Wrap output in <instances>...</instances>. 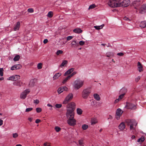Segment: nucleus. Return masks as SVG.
Here are the masks:
<instances>
[{
    "label": "nucleus",
    "mask_w": 146,
    "mask_h": 146,
    "mask_svg": "<svg viewBox=\"0 0 146 146\" xmlns=\"http://www.w3.org/2000/svg\"><path fill=\"white\" fill-rule=\"evenodd\" d=\"M20 58V57L19 55H17L14 58L13 60L14 61H18L19 60Z\"/></svg>",
    "instance_id": "obj_38"
},
{
    "label": "nucleus",
    "mask_w": 146,
    "mask_h": 146,
    "mask_svg": "<svg viewBox=\"0 0 146 146\" xmlns=\"http://www.w3.org/2000/svg\"><path fill=\"white\" fill-rule=\"evenodd\" d=\"M74 70V68H72L69 69L64 74V76H66L68 74H69L72 72Z\"/></svg>",
    "instance_id": "obj_21"
},
{
    "label": "nucleus",
    "mask_w": 146,
    "mask_h": 146,
    "mask_svg": "<svg viewBox=\"0 0 146 146\" xmlns=\"http://www.w3.org/2000/svg\"><path fill=\"white\" fill-rule=\"evenodd\" d=\"M61 75V73L60 72L55 74L53 77V80H55L58 79Z\"/></svg>",
    "instance_id": "obj_23"
},
{
    "label": "nucleus",
    "mask_w": 146,
    "mask_h": 146,
    "mask_svg": "<svg viewBox=\"0 0 146 146\" xmlns=\"http://www.w3.org/2000/svg\"><path fill=\"white\" fill-rule=\"evenodd\" d=\"M91 122L92 125H94L98 122V120L96 118H92L91 119Z\"/></svg>",
    "instance_id": "obj_27"
},
{
    "label": "nucleus",
    "mask_w": 146,
    "mask_h": 146,
    "mask_svg": "<svg viewBox=\"0 0 146 146\" xmlns=\"http://www.w3.org/2000/svg\"><path fill=\"white\" fill-rule=\"evenodd\" d=\"M104 26V24H102L100 26H94V27L96 30H98L102 29Z\"/></svg>",
    "instance_id": "obj_30"
},
{
    "label": "nucleus",
    "mask_w": 146,
    "mask_h": 146,
    "mask_svg": "<svg viewBox=\"0 0 146 146\" xmlns=\"http://www.w3.org/2000/svg\"><path fill=\"white\" fill-rule=\"evenodd\" d=\"M125 126L124 123L122 122L121 123L119 126V129L121 131H123L124 130L125 127Z\"/></svg>",
    "instance_id": "obj_20"
},
{
    "label": "nucleus",
    "mask_w": 146,
    "mask_h": 146,
    "mask_svg": "<svg viewBox=\"0 0 146 146\" xmlns=\"http://www.w3.org/2000/svg\"><path fill=\"white\" fill-rule=\"evenodd\" d=\"M47 106L49 107H52V106L51 105L49 104H47Z\"/></svg>",
    "instance_id": "obj_64"
},
{
    "label": "nucleus",
    "mask_w": 146,
    "mask_h": 146,
    "mask_svg": "<svg viewBox=\"0 0 146 146\" xmlns=\"http://www.w3.org/2000/svg\"><path fill=\"white\" fill-rule=\"evenodd\" d=\"M42 109L40 108H37L36 109V111L37 113H40L42 111Z\"/></svg>",
    "instance_id": "obj_45"
},
{
    "label": "nucleus",
    "mask_w": 146,
    "mask_h": 146,
    "mask_svg": "<svg viewBox=\"0 0 146 146\" xmlns=\"http://www.w3.org/2000/svg\"><path fill=\"white\" fill-rule=\"evenodd\" d=\"M28 11L29 12L32 13L33 12L34 10L32 8H29L28 9Z\"/></svg>",
    "instance_id": "obj_51"
},
{
    "label": "nucleus",
    "mask_w": 146,
    "mask_h": 146,
    "mask_svg": "<svg viewBox=\"0 0 146 146\" xmlns=\"http://www.w3.org/2000/svg\"><path fill=\"white\" fill-rule=\"evenodd\" d=\"M140 79V77L139 76L137 77L135 79V81H136V82H137Z\"/></svg>",
    "instance_id": "obj_58"
},
{
    "label": "nucleus",
    "mask_w": 146,
    "mask_h": 146,
    "mask_svg": "<svg viewBox=\"0 0 146 146\" xmlns=\"http://www.w3.org/2000/svg\"><path fill=\"white\" fill-rule=\"evenodd\" d=\"M123 19L125 21H130V19L127 17H124Z\"/></svg>",
    "instance_id": "obj_57"
},
{
    "label": "nucleus",
    "mask_w": 146,
    "mask_h": 146,
    "mask_svg": "<svg viewBox=\"0 0 146 146\" xmlns=\"http://www.w3.org/2000/svg\"><path fill=\"white\" fill-rule=\"evenodd\" d=\"M126 122L129 126H136L137 124V123L134 119H128L126 121Z\"/></svg>",
    "instance_id": "obj_10"
},
{
    "label": "nucleus",
    "mask_w": 146,
    "mask_h": 146,
    "mask_svg": "<svg viewBox=\"0 0 146 146\" xmlns=\"http://www.w3.org/2000/svg\"><path fill=\"white\" fill-rule=\"evenodd\" d=\"M41 121V120L39 119H36L35 121V123H38Z\"/></svg>",
    "instance_id": "obj_60"
},
{
    "label": "nucleus",
    "mask_w": 146,
    "mask_h": 146,
    "mask_svg": "<svg viewBox=\"0 0 146 146\" xmlns=\"http://www.w3.org/2000/svg\"><path fill=\"white\" fill-rule=\"evenodd\" d=\"M71 46L72 47H75L77 45V43H76V41L73 40V41L71 44Z\"/></svg>",
    "instance_id": "obj_32"
},
{
    "label": "nucleus",
    "mask_w": 146,
    "mask_h": 146,
    "mask_svg": "<svg viewBox=\"0 0 146 146\" xmlns=\"http://www.w3.org/2000/svg\"><path fill=\"white\" fill-rule=\"evenodd\" d=\"M13 84L15 86L21 87L23 85L24 83L21 80H19L14 82L13 83Z\"/></svg>",
    "instance_id": "obj_15"
},
{
    "label": "nucleus",
    "mask_w": 146,
    "mask_h": 146,
    "mask_svg": "<svg viewBox=\"0 0 146 146\" xmlns=\"http://www.w3.org/2000/svg\"><path fill=\"white\" fill-rule=\"evenodd\" d=\"M138 10L141 14H143L146 12V4H143L139 7Z\"/></svg>",
    "instance_id": "obj_9"
},
{
    "label": "nucleus",
    "mask_w": 146,
    "mask_h": 146,
    "mask_svg": "<svg viewBox=\"0 0 146 146\" xmlns=\"http://www.w3.org/2000/svg\"><path fill=\"white\" fill-rule=\"evenodd\" d=\"M20 23L19 22H18L15 25L13 28V30L14 31H17L18 30L20 27Z\"/></svg>",
    "instance_id": "obj_18"
},
{
    "label": "nucleus",
    "mask_w": 146,
    "mask_h": 146,
    "mask_svg": "<svg viewBox=\"0 0 146 146\" xmlns=\"http://www.w3.org/2000/svg\"><path fill=\"white\" fill-rule=\"evenodd\" d=\"M68 62V61L67 60H63L62 63L60 65V67L61 68H62V67L64 66L65 65L67 64Z\"/></svg>",
    "instance_id": "obj_26"
},
{
    "label": "nucleus",
    "mask_w": 146,
    "mask_h": 146,
    "mask_svg": "<svg viewBox=\"0 0 146 146\" xmlns=\"http://www.w3.org/2000/svg\"><path fill=\"white\" fill-rule=\"evenodd\" d=\"M33 103L36 104H38L39 103V101L37 99L34 100Z\"/></svg>",
    "instance_id": "obj_49"
},
{
    "label": "nucleus",
    "mask_w": 146,
    "mask_h": 146,
    "mask_svg": "<svg viewBox=\"0 0 146 146\" xmlns=\"http://www.w3.org/2000/svg\"><path fill=\"white\" fill-rule=\"evenodd\" d=\"M140 27L141 28H144L146 27V21H144L141 22L140 24Z\"/></svg>",
    "instance_id": "obj_24"
},
{
    "label": "nucleus",
    "mask_w": 146,
    "mask_h": 146,
    "mask_svg": "<svg viewBox=\"0 0 146 146\" xmlns=\"http://www.w3.org/2000/svg\"><path fill=\"white\" fill-rule=\"evenodd\" d=\"M12 136H13V138H16L18 137V134L17 133H13V134Z\"/></svg>",
    "instance_id": "obj_42"
},
{
    "label": "nucleus",
    "mask_w": 146,
    "mask_h": 146,
    "mask_svg": "<svg viewBox=\"0 0 146 146\" xmlns=\"http://www.w3.org/2000/svg\"><path fill=\"white\" fill-rule=\"evenodd\" d=\"M36 82V80L35 79L31 80L29 83V85L30 86H33Z\"/></svg>",
    "instance_id": "obj_22"
},
{
    "label": "nucleus",
    "mask_w": 146,
    "mask_h": 146,
    "mask_svg": "<svg viewBox=\"0 0 146 146\" xmlns=\"http://www.w3.org/2000/svg\"><path fill=\"white\" fill-rule=\"evenodd\" d=\"M67 122L71 126H74L76 124V121L74 118L68 119Z\"/></svg>",
    "instance_id": "obj_13"
},
{
    "label": "nucleus",
    "mask_w": 146,
    "mask_h": 146,
    "mask_svg": "<svg viewBox=\"0 0 146 146\" xmlns=\"http://www.w3.org/2000/svg\"><path fill=\"white\" fill-rule=\"evenodd\" d=\"M53 15V13L52 11H50L48 12L47 14V16L49 17H52Z\"/></svg>",
    "instance_id": "obj_34"
},
{
    "label": "nucleus",
    "mask_w": 146,
    "mask_h": 146,
    "mask_svg": "<svg viewBox=\"0 0 146 146\" xmlns=\"http://www.w3.org/2000/svg\"><path fill=\"white\" fill-rule=\"evenodd\" d=\"M54 129L56 132H58L61 130V129L58 126H56L55 127Z\"/></svg>",
    "instance_id": "obj_39"
},
{
    "label": "nucleus",
    "mask_w": 146,
    "mask_h": 146,
    "mask_svg": "<svg viewBox=\"0 0 146 146\" xmlns=\"http://www.w3.org/2000/svg\"><path fill=\"white\" fill-rule=\"evenodd\" d=\"M28 120L30 122H31L33 120V118L31 117H29L28 119Z\"/></svg>",
    "instance_id": "obj_63"
},
{
    "label": "nucleus",
    "mask_w": 146,
    "mask_h": 146,
    "mask_svg": "<svg viewBox=\"0 0 146 146\" xmlns=\"http://www.w3.org/2000/svg\"><path fill=\"white\" fill-rule=\"evenodd\" d=\"M94 98L98 101H99L100 100V97L97 94H94Z\"/></svg>",
    "instance_id": "obj_31"
},
{
    "label": "nucleus",
    "mask_w": 146,
    "mask_h": 146,
    "mask_svg": "<svg viewBox=\"0 0 146 146\" xmlns=\"http://www.w3.org/2000/svg\"><path fill=\"white\" fill-rule=\"evenodd\" d=\"M91 92L90 89L89 88L84 89L82 92V97L84 99H87Z\"/></svg>",
    "instance_id": "obj_4"
},
{
    "label": "nucleus",
    "mask_w": 146,
    "mask_h": 146,
    "mask_svg": "<svg viewBox=\"0 0 146 146\" xmlns=\"http://www.w3.org/2000/svg\"><path fill=\"white\" fill-rule=\"evenodd\" d=\"M79 144L80 145H82L83 144V139L79 140L78 141Z\"/></svg>",
    "instance_id": "obj_48"
},
{
    "label": "nucleus",
    "mask_w": 146,
    "mask_h": 146,
    "mask_svg": "<svg viewBox=\"0 0 146 146\" xmlns=\"http://www.w3.org/2000/svg\"><path fill=\"white\" fill-rule=\"evenodd\" d=\"M141 4V2L139 1H135L133 2V5L135 7V8L138 10L139 7L140 6Z\"/></svg>",
    "instance_id": "obj_16"
},
{
    "label": "nucleus",
    "mask_w": 146,
    "mask_h": 146,
    "mask_svg": "<svg viewBox=\"0 0 146 146\" xmlns=\"http://www.w3.org/2000/svg\"><path fill=\"white\" fill-rule=\"evenodd\" d=\"M125 107L127 109H130L131 110H135L136 108V106L135 105L130 102L126 103Z\"/></svg>",
    "instance_id": "obj_11"
},
{
    "label": "nucleus",
    "mask_w": 146,
    "mask_h": 146,
    "mask_svg": "<svg viewBox=\"0 0 146 146\" xmlns=\"http://www.w3.org/2000/svg\"><path fill=\"white\" fill-rule=\"evenodd\" d=\"M85 44V42L83 41H80L79 42V44L80 45L82 46Z\"/></svg>",
    "instance_id": "obj_50"
},
{
    "label": "nucleus",
    "mask_w": 146,
    "mask_h": 146,
    "mask_svg": "<svg viewBox=\"0 0 146 146\" xmlns=\"http://www.w3.org/2000/svg\"><path fill=\"white\" fill-rule=\"evenodd\" d=\"M127 92V89L125 88H122L120 90V92L121 94H124V95Z\"/></svg>",
    "instance_id": "obj_28"
},
{
    "label": "nucleus",
    "mask_w": 146,
    "mask_h": 146,
    "mask_svg": "<svg viewBox=\"0 0 146 146\" xmlns=\"http://www.w3.org/2000/svg\"><path fill=\"white\" fill-rule=\"evenodd\" d=\"M88 128V126L86 124H84L82 126V128L84 130Z\"/></svg>",
    "instance_id": "obj_36"
},
{
    "label": "nucleus",
    "mask_w": 146,
    "mask_h": 146,
    "mask_svg": "<svg viewBox=\"0 0 146 146\" xmlns=\"http://www.w3.org/2000/svg\"><path fill=\"white\" fill-rule=\"evenodd\" d=\"M63 91V88L62 87L59 88L58 90V92L59 94H60Z\"/></svg>",
    "instance_id": "obj_35"
},
{
    "label": "nucleus",
    "mask_w": 146,
    "mask_h": 146,
    "mask_svg": "<svg viewBox=\"0 0 146 146\" xmlns=\"http://www.w3.org/2000/svg\"><path fill=\"white\" fill-rule=\"evenodd\" d=\"M124 96V94H121L119 97V99L120 100Z\"/></svg>",
    "instance_id": "obj_47"
},
{
    "label": "nucleus",
    "mask_w": 146,
    "mask_h": 146,
    "mask_svg": "<svg viewBox=\"0 0 146 146\" xmlns=\"http://www.w3.org/2000/svg\"><path fill=\"white\" fill-rule=\"evenodd\" d=\"M72 38H73V37L72 36H69L67 37V40H71Z\"/></svg>",
    "instance_id": "obj_54"
},
{
    "label": "nucleus",
    "mask_w": 146,
    "mask_h": 146,
    "mask_svg": "<svg viewBox=\"0 0 146 146\" xmlns=\"http://www.w3.org/2000/svg\"><path fill=\"white\" fill-rule=\"evenodd\" d=\"M76 104L73 102H72L69 103L66 106L67 110H70L72 111H74L76 108Z\"/></svg>",
    "instance_id": "obj_8"
},
{
    "label": "nucleus",
    "mask_w": 146,
    "mask_h": 146,
    "mask_svg": "<svg viewBox=\"0 0 146 146\" xmlns=\"http://www.w3.org/2000/svg\"><path fill=\"white\" fill-rule=\"evenodd\" d=\"M144 140L145 138L144 137L142 136L141 138L137 140V141L138 142H139L141 141V142H142L144 141Z\"/></svg>",
    "instance_id": "obj_37"
},
{
    "label": "nucleus",
    "mask_w": 146,
    "mask_h": 146,
    "mask_svg": "<svg viewBox=\"0 0 146 146\" xmlns=\"http://www.w3.org/2000/svg\"><path fill=\"white\" fill-rule=\"evenodd\" d=\"M3 123V121L1 119H0V126Z\"/></svg>",
    "instance_id": "obj_62"
},
{
    "label": "nucleus",
    "mask_w": 146,
    "mask_h": 146,
    "mask_svg": "<svg viewBox=\"0 0 146 146\" xmlns=\"http://www.w3.org/2000/svg\"><path fill=\"white\" fill-rule=\"evenodd\" d=\"M73 94L72 93H70L68 94L63 102V104H67L69 102L71 101L73 97Z\"/></svg>",
    "instance_id": "obj_3"
},
{
    "label": "nucleus",
    "mask_w": 146,
    "mask_h": 146,
    "mask_svg": "<svg viewBox=\"0 0 146 146\" xmlns=\"http://www.w3.org/2000/svg\"><path fill=\"white\" fill-rule=\"evenodd\" d=\"M30 92V90L29 89H27L25 90L20 94V98L22 99H25L27 97V95Z\"/></svg>",
    "instance_id": "obj_7"
},
{
    "label": "nucleus",
    "mask_w": 146,
    "mask_h": 146,
    "mask_svg": "<svg viewBox=\"0 0 146 146\" xmlns=\"http://www.w3.org/2000/svg\"><path fill=\"white\" fill-rule=\"evenodd\" d=\"M20 76L19 75H13L7 79L8 80L11 81H15L17 80L18 79H20Z\"/></svg>",
    "instance_id": "obj_14"
},
{
    "label": "nucleus",
    "mask_w": 146,
    "mask_h": 146,
    "mask_svg": "<svg viewBox=\"0 0 146 146\" xmlns=\"http://www.w3.org/2000/svg\"><path fill=\"white\" fill-rule=\"evenodd\" d=\"M96 7V5L95 4H92V5H90L89 6V7L88 8V9L89 10L90 9H92Z\"/></svg>",
    "instance_id": "obj_40"
},
{
    "label": "nucleus",
    "mask_w": 146,
    "mask_h": 146,
    "mask_svg": "<svg viewBox=\"0 0 146 146\" xmlns=\"http://www.w3.org/2000/svg\"><path fill=\"white\" fill-rule=\"evenodd\" d=\"M66 115L68 119L74 118V111L67 110Z\"/></svg>",
    "instance_id": "obj_5"
},
{
    "label": "nucleus",
    "mask_w": 146,
    "mask_h": 146,
    "mask_svg": "<svg viewBox=\"0 0 146 146\" xmlns=\"http://www.w3.org/2000/svg\"><path fill=\"white\" fill-rule=\"evenodd\" d=\"M42 64L41 63H38L37 65V68L38 69H40L42 68Z\"/></svg>",
    "instance_id": "obj_41"
},
{
    "label": "nucleus",
    "mask_w": 146,
    "mask_h": 146,
    "mask_svg": "<svg viewBox=\"0 0 146 146\" xmlns=\"http://www.w3.org/2000/svg\"><path fill=\"white\" fill-rule=\"evenodd\" d=\"M117 55L120 56H122L124 55V53L123 52L118 53L117 54Z\"/></svg>",
    "instance_id": "obj_55"
},
{
    "label": "nucleus",
    "mask_w": 146,
    "mask_h": 146,
    "mask_svg": "<svg viewBox=\"0 0 146 146\" xmlns=\"http://www.w3.org/2000/svg\"><path fill=\"white\" fill-rule=\"evenodd\" d=\"M77 113L78 115H81L83 112V110L80 108H78L76 110Z\"/></svg>",
    "instance_id": "obj_29"
},
{
    "label": "nucleus",
    "mask_w": 146,
    "mask_h": 146,
    "mask_svg": "<svg viewBox=\"0 0 146 146\" xmlns=\"http://www.w3.org/2000/svg\"><path fill=\"white\" fill-rule=\"evenodd\" d=\"M33 108H27L25 110V112H29L32 111L33 110Z\"/></svg>",
    "instance_id": "obj_44"
},
{
    "label": "nucleus",
    "mask_w": 146,
    "mask_h": 146,
    "mask_svg": "<svg viewBox=\"0 0 146 146\" xmlns=\"http://www.w3.org/2000/svg\"><path fill=\"white\" fill-rule=\"evenodd\" d=\"M73 32L76 33H80L82 32V31L80 28H76L74 29Z\"/></svg>",
    "instance_id": "obj_25"
},
{
    "label": "nucleus",
    "mask_w": 146,
    "mask_h": 146,
    "mask_svg": "<svg viewBox=\"0 0 146 146\" xmlns=\"http://www.w3.org/2000/svg\"><path fill=\"white\" fill-rule=\"evenodd\" d=\"M22 67L21 65L20 64H16L13 66L11 68V70H18L20 69Z\"/></svg>",
    "instance_id": "obj_17"
},
{
    "label": "nucleus",
    "mask_w": 146,
    "mask_h": 146,
    "mask_svg": "<svg viewBox=\"0 0 146 146\" xmlns=\"http://www.w3.org/2000/svg\"><path fill=\"white\" fill-rule=\"evenodd\" d=\"M130 3V1L129 0H125L121 2L119 1V7H127L129 5Z\"/></svg>",
    "instance_id": "obj_6"
},
{
    "label": "nucleus",
    "mask_w": 146,
    "mask_h": 146,
    "mask_svg": "<svg viewBox=\"0 0 146 146\" xmlns=\"http://www.w3.org/2000/svg\"><path fill=\"white\" fill-rule=\"evenodd\" d=\"M135 126H130V129L131 130H133L135 129Z\"/></svg>",
    "instance_id": "obj_52"
},
{
    "label": "nucleus",
    "mask_w": 146,
    "mask_h": 146,
    "mask_svg": "<svg viewBox=\"0 0 146 146\" xmlns=\"http://www.w3.org/2000/svg\"><path fill=\"white\" fill-rule=\"evenodd\" d=\"M62 87L63 88V91L65 90L66 91H67L68 90V88L66 87L62 86Z\"/></svg>",
    "instance_id": "obj_56"
},
{
    "label": "nucleus",
    "mask_w": 146,
    "mask_h": 146,
    "mask_svg": "<svg viewBox=\"0 0 146 146\" xmlns=\"http://www.w3.org/2000/svg\"><path fill=\"white\" fill-rule=\"evenodd\" d=\"M123 113V111L120 108L118 109L116 111L115 117L117 119H119Z\"/></svg>",
    "instance_id": "obj_12"
},
{
    "label": "nucleus",
    "mask_w": 146,
    "mask_h": 146,
    "mask_svg": "<svg viewBox=\"0 0 146 146\" xmlns=\"http://www.w3.org/2000/svg\"><path fill=\"white\" fill-rule=\"evenodd\" d=\"M63 52V51L62 50H59L57 51L56 52V54L57 55H59L60 54H62Z\"/></svg>",
    "instance_id": "obj_43"
},
{
    "label": "nucleus",
    "mask_w": 146,
    "mask_h": 146,
    "mask_svg": "<svg viewBox=\"0 0 146 146\" xmlns=\"http://www.w3.org/2000/svg\"><path fill=\"white\" fill-rule=\"evenodd\" d=\"M70 78L71 77L69 75L67 77L65 78L63 81L62 82V83L63 84H65L68 81V80H69Z\"/></svg>",
    "instance_id": "obj_33"
},
{
    "label": "nucleus",
    "mask_w": 146,
    "mask_h": 146,
    "mask_svg": "<svg viewBox=\"0 0 146 146\" xmlns=\"http://www.w3.org/2000/svg\"><path fill=\"white\" fill-rule=\"evenodd\" d=\"M62 106V105L60 104H57L55 105V107L57 108H60Z\"/></svg>",
    "instance_id": "obj_46"
},
{
    "label": "nucleus",
    "mask_w": 146,
    "mask_h": 146,
    "mask_svg": "<svg viewBox=\"0 0 146 146\" xmlns=\"http://www.w3.org/2000/svg\"><path fill=\"white\" fill-rule=\"evenodd\" d=\"M48 42V40L47 39H45L43 41V43L44 44H45L46 43Z\"/></svg>",
    "instance_id": "obj_59"
},
{
    "label": "nucleus",
    "mask_w": 146,
    "mask_h": 146,
    "mask_svg": "<svg viewBox=\"0 0 146 146\" xmlns=\"http://www.w3.org/2000/svg\"><path fill=\"white\" fill-rule=\"evenodd\" d=\"M76 73H77V72L76 71H74V72L72 74H71L70 75H69L71 78L72 76L74 75Z\"/></svg>",
    "instance_id": "obj_53"
},
{
    "label": "nucleus",
    "mask_w": 146,
    "mask_h": 146,
    "mask_svg": "<svg viewBox=\"0 0 146 146\" xmlns=\"http://www.w3.org/2000/svg\"><path fill=\"white\" fill-rule=\"evenodd\" d=\"M84 81L80 79H78L74 81L73 86L75 90H77L81 88L84 84Z\"/></svg>",
    "instance_id": "obj_1"
},
{
    "label": "nucleus",
    "mask_w": 146,
    "mask_h": 146,
    "mask_svg": "<svg viewBox=\"0 0 146 146\" xmlns=\"http://www.w3.org/2000/svg\"><path fill=\"white\" fill-rule=\"evenodd\" d=\"M108 4L111 7H119V0H109Z\"/></svg>",
    "instance_id": "obj_2"
},
{
    "label": "nucleus",
    "mask_w": 146,
    "mask_h": 146,
    "mask_svg": "<svg viewBox=\"0 0 146 146\" xmlns=\"http://www.w3.org/2000/svg\"><path fill=\"white\" fill-rule=\"evenodd\" d=\"M119 100H120L118 98L117 99H116L115 101V103H117L119 102Z\"/></svg>",
    "instance_id": "obj_61"
},
{
    "label": "nucleus",
    "mask_w": 146,
    "mask_h": 146,
    "mask_svg": "<svg viewBox=\"0 0 146 146\" xmlns=\"http://www.w3.org/2000/svg\"><path fill=\"white\" fill-rule=\"evenodd\" d=\"M137 66L138 71L139 72H141L143 71V66L139 62H138L137 63Z\"/></svg>",
    "instance_id": "obj_19"
}]
</instances>
